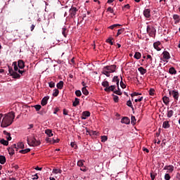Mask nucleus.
<instances>
[{
    "instance_id": "obj_1",
    "label": "nucleus",
    "mask_w": 180,
    "mask_h": 180,
    "mask_svg": "<svg viewBox=\"0 0 180 180\" xmlns=\"http://www.w3.org/2000/svg\"><path fill=\"white\" fill-rule=\"evenodd\" d=\"M15 119V112L11 111L7 114H5L1 124V127H8L13 123Z\"/></svg>"
},
{
    "instance_id": "obj_2",
    "label": "nucleus",
    "mask_w": 180,
    "mask_h": 180,
    "mask_svg": "<svg viewBox=\"0 0 180 180\" xmlns=\"http://www.w3.org/2000/svg\"><path fill=\"white\" fill-rule=\"evenodd\" d=\"M116 71V65H111L105 66L103 68L102 74L106 77H110V74Z\"/></svg>"
},
{
    "instance_id": "obj_3",
    "label": "nucleus",
    "mask_w": 180,
    "mask_h": 180,
    "mask_svg": "<svg viewBox=\"0 0 180 180\" xmlns=\"http://www.w3.org/2000/svg\"><path fill=\"white\" fill-rule=\"evenodd\" d=\"M146 32L150 37H155V33H157V30L152 25L147 26Z\"/></svg>"
},
{
    "instance_id": "obj_4",
    "label": "nucleus",
    "mask_w": 180,
    "mask_h": 180,
    "mask_svg": "<svg viewBox=\"0 0 180 180\" xmlns=\"http://www.w3.org/2000/svg\"><path fill=\"white\" fill-rule=\"evenodd\" d=\"M31 141V143L32 145H30V141ZM27 141L29 144V146H32V147H37L38 146H40L41 143L40 141H37L34 136L32 137V139H30L29 137L27 138Z\"/></svg>"
},
{
    "instance_id": "obj_5",
    "label": "nucleus",
    "mask_w": 180,
    "mask_h": 180,
    "mask_svg": "<svg viewBox=\"0 0 180 180\" xmlns=\"http://www.w3.org/2000/svg\"><path fill=\"white\" fill-rule=\"evenodd\" d=\"M169 95H171L174 98L175 102L179 99V92L176 90H169Z\"/></svg>"
},
{
    "instance_id": "obj_6",
    "label": "nucleus",
    "mask_w": 180,
    "mask_h": 180,
    "mask_svg": "<svg viewBox=\"0 0 180 180\" xmlns=\"http://www.w3.org/2000/svg\"><path fill=\"white\" fill-rule=\"evenodd\" d=\"M77 12H78V8H75V7H72L70 10H69V13H70V18H75V15H77Z\"/></svg>"
},
{
    "instance_id": "obj_7",
    "label": "nucleus",
    "mask_w": 180,
    "mask_h": 180,
    "mask_svg": "<svg viewBox=\"0 0 180 180\" xmlns=\"http://www.w3.org/2000/svg\"><path fill=\"white\" fill-rule=\"evenodd\" d=\"M143 16L146 18L147 19H149V18H151V11L150 8H146L143 11Z\"/></svg>"
},
{
    "instance_id": "obj_8",
    "label": "nucleus",
    "mask_w": 180,
    "mask_h": 180,
    "mask_svg": "<svg viewBox=\"0 0 180 180\" xmlns=\"http://www.w3.org/2000/svg\"><path fill=\"white\" fill-rule=\"evenodd\" d=\"M115 89H116V86L115 85H111V86H108V87H106V88H105L104 89V91H105V92H110V91H112V92H115Z\"/></svg>"
},
{
    "instance_id": "obj_9",
    "label": "nucleus",
    "mask_w": 180,
    "mask_h": 180,
    "mask_svg": "<svg viewBox=\"0 0 180 180\" xmlns=\"http://www.w3.org/2000/svg\"><path fill=\"white\" fill-rule=\"evenodd\" d=\"M89 116H91V112L89 111H84L82 113V120H85L86 117H89Z\"/></svg>"
},
{
    "instance_id": "obj_10",
    "label": "nucleus",
    "mask_w": 180,
    "mask_h": 180,
    "mask_svg": "<svg viewBox=\"0 0 180 180\" xmlns=\"http://www.w3.org/2000/svg\"><path fill=\"white\" fill-rule=\"evenodd\" d=\"M153 47L157 51H161V42L157 41L153 44Z\"/></svg>"
},
{
    "instance_id": "obj_11",
    "label": "nucleus",
    "mask_w": 180,
    "mask_h": 180,
    "mask_svg": "<svg viewBox=\"0 0 180 180\" xmlns=\"http://www.w3.org/2000/svg\"><path fill=\"white\" fill-rule=\"evenodd\" d=\"M49 99H50V97L49 96L44 97L41 101V105L42 106H46V105H47V102L49 101Z\"/></svg>"
},
{
    "instance_id": "obj_12",
    "label": "nucleus",
    "mask_w": 180,
    "mask_h": 180,
    "mask_svg": "<svg viewBox=\"0 0 180 180\" xmlns=\"http://www.w3.org/2000/svg\"><path fill=\"white\" fill-rule=\"evenodd\" d=\"M121 123H124V124H130V118L127 117H124L121 120Z\"/></svg>"
},
{
    "instance_id": "obj_13",
    "label": "nucleus",
    "mask_w": 180,
    "mask_h": 180,
    "mask_svg": "<svg viewBox=\"0 0 180 180\" xmlns=\"http://www.w3.org/2000/svg\"><path fill=\"white\" fill-rule=\"evenodd\" d=\"M162 56H163V58H165V60H169V58H171L169 52H168L167 51H163Z\"/></svg>"
},
{
    "instance_id": "obj_14",
    "label": "nucleus",
    "mask_w": 180,
    "mask_h": 180,
    "mask_svg": "<svg viewBox=\"0 0 180 180\" xmlns=\"http://www.w3.org/2000/svg\"><path fill=\"white\" fill-rule=\"evenodd\" d=\"M163 169H166L168 172H174V166L173 165H167L164 167Z\"/></svg>"
},
{
    "instance_id": "obj_15",
    "label": "nucleus",
    "mask_w": 180,
    "mask_h": 180,
    "mask_svg": "<svg viewBox=\"0 0 180 180\" xmlns=\"http://www.w3.org/2000/svg\"><path fill=\"white\" fill-rule=\"evenodd\" d=\"M18 65L20 70H23L25 68V62L22 60H19Z\"/></svg>"
},
{
    "instance_id": "obj_16",
    "label": "nucleus",
    "mask_w": 180,
    "mask_h": 180,
    "mask_svg": "<svg viewBox=\"0 0 180 180\" xmlns=\"http://www.w3.org/2000/svg\"><path fill=\"white\" fill-rule=\"evenodd\" d=\"M112 81V82L116 83L117 86H119V82H120V79H119V77L114 76Z\"/></svg>"
},
{
    "instance_id": "obj_17",
    "label": "nucleus",
    "mask_w": 180,
    "mask_h": 180,
    "mask_svg": "<svg viewBox=\"0 0 180 180\" xmlns=\"http://www.w3.org/2000/svg\"><path fill=\"white\" fill-rule=\"evenodd\" d=\"M138 70L139 71L141 75H144L147 72V70L144 69L143 67H140L138 68Z\"/></svg>"
},
{
    "instance_id": "obj_18",
    "label": "nucleus",
    "mask_w": 180,
    "mask_h": 180,
    "mask_svg": "<svg viewBox=\"0 0 180 180\" xmlns=\"http://www.w3.org/2000/svg\"><path fill=\"white\" fill-rule=\"evenodd\" d=\"M169 127H170L169 121H165L162 124V128L163 129H169Z\"/></svg>"
},
{
    "instance_id": "obj_19",
    "label": "nucleus",
    "mask_w": 180,
    "mask_h": 180,
    "mask_svg": "<svg viewBox=\"0 0 180 180\" xmlns=\"http://www.w3.org/2000/svg\"><path fill=\"white\" fill-rule=\"evenodd\" d=\"M4 134H5V136H7V141H11V140H12V137L11 136V133L6 131H4Z\"/></svg>"
},
{
    "instance_id": "obj_20",
    "label": "nucleus",
    "mask_w": 180,
    "mask_h": 180,
    "mask_svg": "<svg viewBox=\"0 0 180 180\" xmlns=\"http://www.w3.org/2000/svg\"><path fill=\"white\" fill-rule=\"evenodd\" d=\"M45 134H47L49 137H53V131L51 129H46Z\"/></svg>"
},
{
    "instance_id": "obj_21",
    "label": "nucleus",
    "mask_w": 180,
    "mask_h": 180,
    "mask_svg": "<svg viewBox=\"0 0 180 180\" xmlns=\"http://www.w3.org/2000/svg\"><path fill=\"white\" fill-rule=\"evenodd\" d=\"M169 74H171V75H175V74H176V70H175V68H170L169 69Z\"/></svg>"
},
{
    "instance_id": "obj_22",
    "label": "nucleus",
    "mask_w": 180,
    "mask_h": 180,
    "mask_svg": "<svg viewBox=\"0 0 180 180\" xmlns=\"http://www.w3.org/2000/svg\"><path fill=\"white\" fill-rule=\"evenodd\" d=\"M78 105H79V98H75V101L72 103V106H74L75 108V107L78 106Z\"/></svg>"
},
{
    "instance_id": "obj_23",
    "label": "nucleus",
    "mask_w": 180,
    "mask_h": 180,
    "mask_svg": "<svg viewBox=\"0 0 180 180\" xmlns=\"http://www.w3.org/2000/svg\"><path fill=\"white\" fill-rule=\"evenodd\" d=\"M6 162V158L4 155H0V164L4 165Z\"/></svg>"
},
{
    "instance_id": "obj_24",
    "label": "nucleus",
    "mask_w": 180,
    "mask_h": 180,
    "mask_svg": "<svg viewBox=\"0 0 180 180\" xmlns=\"http://www.w3.org/2000/svg\"><path fill=\"white\" fill-rule=\"evenodd\" d=\"M56 86H57V89H63V87L64 86V82L60 81V82L57 84Z\"/></svg>"
},
{
    "instance_id": "obj_25",
    "label": "nucleus",
    "mask_w": 180,
    "mask_h": 180,
    "mask_svg": "<svg viewBox=\"0 0 180 180\" xmlns=\"http://www.w3.org/2000/svg\"><path fill=\"white\" fill-rule=\"evenodd\" d=\"M11 76L13 77V78H14V79H19V78H20V75H19L16 72H13V73H11Z\"/></svg>"
},
{
    "instance_id": "obj_26",
    "label": "nucleus",
    "mask_w": 180,
    "mask_h": 180,
    "mask_svg": "<svg viewBox=\"0 0 180 180\" xmlns=\"http://www.w3.org/2000/svg\"><path fill=\"white\" fill-rule=\"evenodd\" d=\"M162 101L165 105H168V103H169V98L167 97V96H165L162 98Z\"/></svg>"
},
{
    "instance_id": "obj_27",
    "label": "nucleus",
    "mask_w": 180,
    "mask_h": 180,
    "mask_svg": "<svg viewBox=\"0 0 180 180\" xmlns=\"http://www.w3.org/2000/svg\"><path fill=\"white\" fill-rule=\"evenodd\" d=\"M173 19L174 20H176L175 23H179L180 18H179V15H177V14L173 15Z\"/></svg>"
},
{
    "instance_id": "obj_28",
    "label": "nucleus",
    "mask_w": 180,
    "mask_h": 180,
    "mask_svg": "<svg viewBox=\"0 0 180 180\" xmlns=\"http://www.w3.org/2000/svg\"><path fill=\"white\" fill-rule=\"evenodd\" d=\"M86 133H88L89 136H96L98 134L96 131H89L88 129H86Z\"/></svg>"
},
{
    "instance_id": "obj_29",
    "label": "nucleus",
    "mask_w": 180,
    "mask_h": 180,
    "mask_svg": "<svg viewBox=\"0 0 180 180\" xmlns=\"http://www.w3.org/2000/svg\"><path fill=\"white\" fill-rule=\"evenodd\" d=\"M134 57L136 60H140L141 58V53L140 52H136Z\"/></svg>"
},
{
    "instance_id": "obj_30",
    "label": "nucleus",
    "mask_w": 180,
    "mask_h": 180,
    "mask_svg": "<svg viewBox=\"0 0 180 180\" xmlns=\"http://www.w3.org/2000/svg\"><path fill=\"white\" fill-rule=\"evenodd\" d=\"M120 78H121V81L120 82V86L121 88H122V89H124L126 88V84H124V83L123 82V77H122V75H120Z\"/></svg>"
},
{
    "instance_id": "obj_31",
    "label": "nucleus",
    "mask_w": 180,
    "mask_h": 180,
    "mask_svg": "<svg viewBox=\"0 0 180 180\" xmlns=\"http://www.w3.org/2000/svg\"><path fill=\"white\" fill-rule=\"evenodd\" d=\"M29 152H30V148H27L19 151L20 154H27Z\"/></svg>"
},
{
    "instance_id": "obj_32",
    "label": "nucleus",
    "mask_w": 180,
    "mask_h": 180,
    "mask_svg": "<svg viewBox=\"0 0 180 180\" xmlns=\"http://www.w3.org/2000/svg\"><path fill=\"white\" fill-rule=\"evenodd\" d=\"M82 93L84 94V95H85L86 96L89 95V91H88V90L86 89V87H83L82 89Z\"/></svg>"
},
{
    "instance_id": "obj_33",
    "label": "nucleus",
    "mask_w": 180,
    "mask_h": 180,
    "mask_svg": "<svg viewBox=\"0 0 180 180\" xmlns=\"http://www.w3.org/2000/svg\"><path fill=\"white\" fill-rule=\"evenodd\" d=\"M172 116H174V110H167V117L171 118Z\"/></svg>"
},
{
    "instance_id": "obj_34",
    "label": "nucleus",
    "mask_w": 180,
    "mask_h": 180,
    "mask_svg": "<svg viewBox=\"0 0 180 180\" xmlns=\"http://www.w3.org/2000/svg\"><path fill=\"white\" fill-rule=\"evenodd\" d=\"M0 143L1 144H3V146H8L9 144V141L4 140V139H1Z\"/></svg>"
},
{
    "instance_id": "obj_35",
    "label": "nucleus",
    "mask_w": 180,
    "mask_h": 180,
    "mask_svg": "<svg viewBox=\"0 0 180 180\" xmlns=\"http://www.w3.org/2000/svg\"><path fill=\"white\" fill-rule=\"evenodd\" d=\"M102 86L104 88H109V82L108 81H104L101 83Z\"/></svg>"
},
{
    "instance_id": "obj_36",
    "label": "nucleus",
    "mask_w": 180,
    "mask_h": 180,
    "mask_svg": "<svg viewBox=\"0 0 180 180\" xmlns=\"http://www.w3.org/2000/svg\"><path fill=\"white\" fill-rule=\"evenodd\" d=\"M127 105L131 108V109L132 110H134V107H133V104L131 103V101L129 100L128 101H127Z\"/></svg>"
},
{
    "instance_id": "obj_37",
    "label": "nucleus",
    "mask_w": 180,
    "mask_h": 180,
    "mask_svg": "<svg viewBox=\"0 0 180 180\" xmlns=\"http://www.w3.org/2000/svg\"><path fill=\"white\" fill-rule=\"evenodd\" d=\"M8 154H10V155H13V154H15V149H13V148H9L8 149Z\"/></svg>"
},
{
    "instance_id": "obj_38",
    "label": "nucleus",
    "mask_w": 180,
    "mask_h": 180,
    "mask_svg": "<svg viewBox=\"0 0 180 180\" xmlns=\"http://www.w3.org/2000/svg\"><path fill=\"white\" fill-rule=\"evenodd\" d=\"M58 94H60V91H58V89H55L53 90V96H55V97L58 96Z\"/></svg>"
},
{
    "instance_id": "obj_39",
    "label": "nucleus",
    "mask_w": 180,
    "mask_h": 180,
    "mask_svg": "<svg viewBox=\"0 0 180 180\" xmlns=\"http://www.w3.org/2000/svg\"><path fill=\"white\" fill-rule=\"evenodd\" d=\"M119 26H122L120 24H114L112 25H110L108 29H111V30H113L115 27H117Z\"/></svg>"
},
{
    "instance_id": "obj_40",
    "label": "nucleus",
    "mask_w": 180,
    "mask_h": 180,
    "mask_svg": "<svg viewBox=\"0 0 180 180\" xmlns=\"http://www.w3.org/2000/svg\"><path fill=\"white\" fill-rule=\"evenodd\" d=\"M136 117H134V115H131V124H136Z\"/></svg>"
},
{
    "instance_id": "obj_41",
    "label": "nucleus",
    "mask_w": 180,
    "mask_h": 180,
    "mask_svg": "<svg viewBox=\"0 0 180 180\" xmlns=\"http://www.w3.org/2000/svg\"><path fill=\"white\" fill-rule=\"evenodd\" d=\"M17 147L18 148H25V145L23 144V142H18Z\"/></svg>"
},
{
    "instance_id": "obj_42",
    "label": "nucleus",
    "mask_w": 180,
    "mask_h": 180,
    "mask_svg": "<svg viewBox=\"0 0 180 180\" xmlns=\"http://www.w3.org/2000/svg\"><path fill=\"white\" fill-rule=\"evenodd\" d=\"M67 28L63 27L62 29V34L64 36V37H67Z\"/></svg>"
},
{
    "instance_id": "obj_43",
    "label": "nucleus",
    "mask_w": 180,
    "mask_h": 180,
    "mask_svg": "<svg viewBox=\"0 0 180 180\" xmlns=\"http://www.w3.org/2000/svg\"><path fill=\"white\" fill-rule=\"evenodd\" d=\"M124 32V28H121L118 30L117 33V36H120V34H122V33H123Z\"/></svg>"
},
{
    "instance_id": "obj_44",
    "label": "nucleus",
    "mask_w": 180,
    "mask_h": 180,
    "mask_svg": "<svg viewBox=\"0 0 180 180\" xmlns=\"http://www.w3.org/2000/svg\"><path fill=\"white\" fill-rule=\"evenodd\" d=\"M112 96H113V101L114 102H115L116 103H117V102H119V96L112 94Z\"/></svg>"
},
{
    "instance_id": "obj_45",
    "label": "nucleus",
    "mask_w": 180,
    "mask_h": 180,
    "mask_svg": "<svg viewBox=\"0 0 180 180\" xmlns=\"http://www.w3.org/2000/svg\"><path fill=\"white\" fill-rule=\"evenodd\" d=\"M53 174H61V172H63V170L58 169H53Z\"/></svg>"
},
{
    "instance_id": "obj_46",
    "label": "nucleus",
    "mask_w": 180,
    "mask_h": 180,
    "mask_svg": "<svg viewBox=\"0 0 180 180\" xmlns=\"http://www.w3.org/2000/svg\"><path fill=\"white\" fill-rule=\"evenodd\" d=\"M112 40H113V38H108L106 40V43H109V44H110L111 46H113V41H112Z\"/></svg>"
},
{
    "instance_id": "obj_47",
    "label": "nucleus",
    "mask_w": 180,
    "mask_h": 180,
    "mask_svg": "<svg viewBox=\"0 0 180 180\" xmlns=\"http://www.w3.org/2000/svg\"><path fill=\"white\" fill-rule=\"evenodd\" d=\"M34 109H36L37 112H39L41 109V105H34Z\"/></svg>"
},
{
    "instance_id": "obj_48",
    "label": "nucleus",
    "mask_w": 180,
    "mask_h": 180,
    "mask_svg": "<svg viewBox=\"0 0 180 180\" xmlns=\"http://www.w3.org/2000/svg\"><path fill=\"white\" fill-rule=\"evenodd\" d=\"M108 141V136H101V141L102 143H105V141Z\"/></svg>"
},
{
    "instance_id": "obj_49",
    "label": "nucleus",
    "mask_w": 180,
    "mask_h": 180,
    "mask_svg": "<svg viewBox=\"0 0 180 180\" xmlns=\"http://www.w3.org/2000/svg\"><path fill=\"white\" fill-rule=\"evenodd\" d=\"M14 65V71H19V68H18V63L16 62H13Z\"/></svg>"
},
{
    "instance_id": "obj_50",
    "label": "nucleus",
    "mask_w": 180,
    "mask_h": 180,
    "mask_svg": "<svg viewBox=\"0 0 180 180\" xmlns=\"http://www.w3.org/2000/svg\"><path fill=\"white\" fill-rule=\"evenodd\" d=\"M154 92H155V90H154V89H150L149 95H150V96H154Z\"/></svg>"
},
{
    "instance_id": "obj_51",
    "label": "nucleus",
    "mask_w": 180,
    "mask_h": 180,
    "mask_svg": "<svg viewBox=\"0 0 180 180\" xmlns=\"http://www.w3.org/2000/svg\"><path fill=\"white\" fill-rule=\"evenodd\" d=\"M114 94H115L116 95H119V96H121L123 94V93H122V91H120V90L114 91Z\"/></svg>"
},
{
    "instance_id": "obj_52",
    "label": "nucleus",
    "mask_w": 180,
    "mask_h": 180,
    "mask_svg": "<svg viewBox=\"0 0 180 180\" xmlns=\"http://www.w3.org/2000/svg\"><path fill=\"white\" fill-rule=\"evenodd\" d=\"M78 167H84V162L82 160H79L77 162Z\"/></svg>"
},
{
    "instance_id": "obj_53",
    "label": "nucleus",
    "mask_w": 180,
    "mask_h": 180,
    "mask_svg": "<svg viewBox=\"0 0 180 180\" xmlns=\"http://www.w3.org/2000/svg\"><path fill=\"white\" fill-rule=\"evenodd\" d=\"M75 95H76V96L79 97V96H81V95H82V93H81V91L79 90H77L75 91Z\"/></svg>"
},
{
    "instance_id": "obj_54",
    "label": "nucleus",
    "mask_w": 180,
    "mask_h": 180,
    "mask_svg": "<svg viewBox=\"0 0 180 180\" xmlns=\"http://www.w3.org/2000/svg\"><path fill=\"white\" fill-rule=\"evenodd\" d=\"M165 180H170L171 179V176H169V174H166L165 175Z\"/></svg>"
},
{
    "instance_id": "obj_55",
    "label": "nucleus",
    "mask_w": 180,
    "mask_h": 180,
    "mask_svg": "<svg viewBox=\"0 0 180 180\" xmlns=\"http://www.w3.org/2000/svg\"><path fill=\"white\" fill-rule=\"evenodd\" d=\"M49 84L50 88H54V86H56V83H54L53 82H51Z\"/></svg>"
},
{
    "instance_id": "obj_56",
    "label": "nucleus",
    "mask_w": 180,
    "mask_h": 180,
    "mask_svg": "<svg viewBox=\"0 0 180 180\" xmlns=\"http://www.w3.org/2000/svg\"><path fill=\"white\" fill-rule=\"evenodd\" d=\"M139 95H141V94L137 93V92H134L133 94H131V98H133V96H139Z\"/></svg>"
},
{
    "instance_id": "obj_57",
    "label": "nucleus",
    "mask_w": 180,
    "mask_h": 180,
    "mask_svg": "<svg viewBox=\"0 0 180 180\" xmlns=\"http://www.w3.org/2000/svg\"><path fill=\"white\" fill-rule=\"evenodd\" d=\"M56 143H60V139H52V144H56Z\"/></svg>"
},
{
    "instance_id": "obj_58",
    "label": "nucleus",
    "mask_w": 180,
    "mask_h": 180,
    "mask_svg": "<svg viewBox=\"0 0 180 180\" xmlns=\"http://www.w3.org/2000/svg\"><path fill=\"white\" fill-rule=\"evenodd\" d=\"M15 71H13V69H12V68L8 67V72L10 74V75H11L12 74H13Z\"/></svg>"
},
{
    "instance_id": "obj_59",
    "label": "nucleus",
    "mask_w": 180,
    "mask_h": 180,
    "mask_svg": "<svg viewBox=\"0 0 180 180\" xmlns=\"http://www.w3.org/2000/svg\"><path fill=\"white\" fill-rule=\"evenodd\" d=\"M153 174H154V172H150V178H151L152 180L155 179V175Z\"/></svg>"
},
{
    "instance_id": "obj_60",
    "label": "nucleus",
    "mask_w": 180,
    "mask_h": 180,
    "mask_svg": "<svg viewBox=\"0 0 180 180\" xmlns=\"http://www.w3.org/2000/svg\"><path fill=\"white\" fill-rule=\"evenodd\" d=\"M107 12H110V13H113V12H114L113 8H112V7H108L107 8Z\"/></svg>"
},
{
    "instance_id": "obj_61",
    "label": "nucleus",
    "mask_w": 180,
    "mask_h": 180,
    "mask_svg": "<svg viewBox=\"0 0 180 180\" xmlns=\"http://www.w3.org/2000/svg\"><path fill=\"white\" fill-rule=\"evenodd\" d=\"M147 60H150V63H153V57H151V55H147Z\"/></svg>"
},
{
    "instance_id": "obj_62",
    "label": "nucleus",
    "mask_w": 180,
    "mask_h": 180,
    "mask_svg": "<svg viewBox=\"0 0 180 180\" xmlns=\"http://www.w3.org/2000/svg\"><path fill=\"white\" fill-rule=\"evenodd\" d=\"M70 146H71V147L72 148H77V144L75 143H74V142H72L71 143H70Z\"/></svg>"
},
{
    "instance_id": "obj_63",
    "label": "nucleus",
    "mask_w": 180,
    "mask_h": 180,
    "mask_svg": "<svg viewBox=\"0 0 180 180\" xmlns=\"http://www.w3.org/2000/svg\"><path fill=\"white\" fill-rule=\"evenodd\" d=\"M46 143H51V144H53V139L51 140V139L50 138H46Z\"/></svg>"
},
{
    "instance_id": "obj_64",
    "label": "nucleus",
    "mask_w": 180,
    "mask_h": 180,
    "mask_svg": "<svg viewBox=\"0 0 180 180\" xmlns=\"http://www.w3.org/2000/svg\"><path fill=\"white\" fill-rule=\"evenodd\" d=\"M11 148H13V150L15 149V151H18V147L16 146V144L12 145Z\"/></svg>"
}]
</instances>
